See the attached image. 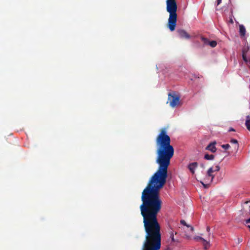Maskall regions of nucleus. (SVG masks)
Returning a JSON list of instances; mask_svg holds the SVG:
<instances>
[{
  "label": "nucleus",
  "instance_id": "obj_1",
  "mask_svg": "<svg viewBox=\"0 0 250 250\" xmlns=\"http://www.w3.org/2000/svg\"><path fill=\"white\" fill-rule=\"evenodd\" d=\"M171 158L157 157L158 169L150 178L142 193V203L140 209L143 217L146 235L141 250H159L161 248V227L157 218L162 204L159 190L166 183Z\"/></svg>",
  "mask_w": 250,
  "mask_h": 250
},
{
  "label": "nucleus",
  "instance_id": "obj_2",
  "mask_svg": "<svg viewBox=\"0 0 250 250\" xmlns=\"http://www.w3.org/2000/svg\"><path fill=\"white\" fill-rule=\"evenodd\" d=\"M166 5L167 11L169 13L167 26L171 31H173L175 29L177 18V5L176 0H167Z\"/></svg>",
  "mask_w": 250,
  "mask_h": 250
},
{
  "label": "nucleus",
  "instance_id": "obj_3",
  "mask_svg": "<svg viewBox=\"0 0 250 250\" xmlns=\"http://www.w3.org/2000/svg\"><path fill=\"white\" fill-rule=\"evenodd\" d=\"M157 156H173L174 149L172 146L168 145L159 146L157 150Z\"/></svg>",
  "mask_w": 250,
  "mask_h": 250
},
{
  "label": "nucleus",
  "instance_id": "obj_4",
  "mask_svg": "<svg viewBox=\"0 0 250 250\" xmlns=\"http://www.w3.org/2000/svg\"><path fill=\"white\" fill-rule=\"evenodd\" d=\"M156 144L158 146L168 145L170 143V138L167 134L165 129H161L160 134L158 135L156 140Z\"/></svg>",
  "mask_w": 250,
  "mask_h": 250
},
{
  "label": "nucleus",
  "instance_id": "obj_5",
  "mask_svg": "<svg viewBox=\"0 0 250 250\" xmlns=\"http://www.w3.org/2000/svg\"><path fill=\"white\" fill-rule=\"evenodd\" d=\"M168 100L170 106L174 107L179 104L180 103V97L175 93H169L168 95Z\"/></svg>",
  "mask_w": 250,
  "mask_h": 250
},
{
  "label": "nucleus",
  "instance_id": "obj_6",
  "mask_svg": "<svg viewBox=\"0 0 250 250\" xmlns=\"http://www.w3.org/2000/svg\"><path fill=\"white\" fill-rule=\"evenodd\" d=\"M177 32L178 34V35L181 38L186 39H189L191 37L190 35H189L185 30L179 29L177 30Z\"/></svg>",
  "mask_w": 250,
  "mask_h": 250
},
{
  "label": "nucleus",
  "instance_id": "obj_7",
  "mask_svg": "<svg viewBox=\"0 0 250 250\" xmlns=\"http://www.w3.org/2000/svg\"><path fill=\"white\" fill-rule=\"evenodd\" d=\"M198 165L197 162L191 163L188 165V168L192 174H194Z\"/></svg>",
  "mask_w": 250,
  "mask_h": 250
},
{
  "label": "nucleus",
  "instance_id": "obj_8",
  "mask_svg": "<svg viewBox=\"0 0 250 250\" xmlns=\"http://www.w3.org/2000/svg\"><path fill=\"white\" fill-rule=\"evenodd\" d=\"M216 144V142L215 141L211 142L206 147V149L210 150L212 152H215L216 150L215 146Z\"/></svg>",
  "mask_w": 250,
  "mask_h": 250
},
{
  "label": "nucleus",
  "instance_id": "obj_9",
  "mask_svg": "<svg viewBox=\"0 0 250 250\" xmlns=\"http://www.w3.org/2000/svg\"><path fill=\"white\" fill-rule=\"evenodd\" d=\"M246 33V30L245 26L242 25H239V33L241 37H245Z\"/></svg>",
  "mask_w": 250,
  "mask_h": 250
},
{
  "label": "nucleus",
  "instance_id": "obj_10",
  "mask_svg": "<svg viewBox=\"0 0 250 250\" xmlns=\"http://www.w3.org/2000/svg\"><path fill=\"white\" fill-rule=\"evenodd\" d=\"M213 172V167H210L207 171V175L208 177H210L211 181H212L214 177V175L212 174Z\"/></svg>",
  "mask_w": 250,
  "mask_h": 250
},
{
  "label": "nucleus",
  "instance_id": "obj_11",
  "mask_svg": "<svg viewBox=\"0 0 250 250\" xmlns=\"http://www.w3.org/2000/svg\"><path fill=\"white\" fill-rule=\"evenodd\" d=\"M245 125L248 130L250 131V116L248 115L246 117Z\"/></svg>",
  "mask_w": 250,
  "mask_h": 250
},
{
  "label": "nucleus",
  "instance_id": "obj_12",
  "mask_svg": "<svg viewBox=\"0 0 250 250\" xmlns=\"http://www.w3.org/2000/svg\"><path fill=\"white\" fill-rule=\"evenodd\" d=\"M170 238L172 242L179 243V241L178 239H176L174 236V232L171 231L170 232Z\"/></svg>",
  "mask_w": 250,
  "mask_h": 250
},
{
  "label": "nucleus",
  "instance_id": "obj_13",
  "mask_svg": "<svg viewBox=\"0 0 250 250\" xmlns=\"http://www.w3.org/2000/svg\"><path fill=\"white\" fill-rule=\"evenodd\" d=\"M201 40L205 45H208L209 43V40L208 39L202 36Z\"/></svg>",
  "mask_w": 250,
  "mask_h": 250
},
{
  "label": "nucleus",
  "instance_id": "obj_14",
  "mask_svg": "<svg viewBox=\"0 0 250 250\" xmlns=\"http://www.w3.org/2000/svg\"><path fill=\"white\" fill-rule=\"evenodd\" d=\"M202 243L204 245L205 249H207L209 248V241L205 239L202 242Z\"/></svg>",
  "mask_w": 250,
  "mask_h": 250
},
{
  "label": "nucleus",
  "instance_id": "obj_15",
  "mask_svg": "<svg viewBox=\"0 0 250 250\" xmlns=\"http://www.w3.org/2000/svg\"><path fill=\"white\" fill-rule=\"evenodd\" d=\"M208 45H209L212 47H214L217 45V42L215 41H209Z\"/></svg>",
  "mask_w": 250,
  "mask_h": 250
},
{
  "label": "nucleus",
  "instance_id": "obj_16",
  "mask_svg": "<svg viewBox=\"0 0 250 250\" xmlns=\"http://www.w3.org/2000/svg\"><path fill=\"white\" fill-rule=\"evenodd\" d=\"M230 143L235 144V148H238V141L236 139H231L230 140Z\"/></svg>",
  "mask_w": 250,
  "mask_h": 250
},
{
  "label": "nucleus",
  "instance_id": "obj_17",
  "mask_svg": "<svg viewBox=\"0 0 250 250\" xmlns=\"http://www.w3.org/2000/svg\"><path fill=\"white\" fill-rule=\"evenodd\" d=\"M193 239L196 241H201L202 242H203L204 241V240H205L204 238H202V237L201 236H194L193 237Z\"/></svg>",
  "mask_w": 250,
  "mask_h": 250
},
{
  "label": "nucleus",
  "instance_id": "obj_18",
  "mask_svg": "<svg viewBox=\"0 0 250 250\" xmlns=\"http://www.w3.org/2000/svg\"><path fill=\"white\" fill-rule=\"evenodd\" d=\"M242 58H243V60L246 62H249V61L248 60V59L247 58L246 54H245L244 53H243L242 54Z\"/></svg>",
  "mask_w": 250,
  "mask_h": 250
},
{
  "label": "nucleus",
  "instance_id": "obj_19",
  "mask_svg": "<svg viewBox=\"0 0 250 250\" xmlns=\"http://www.w3.org/2000/svg\"><path fill=\"white\" fill-rule=\"evenodd\" d=\"M221 147L225 150H227L230 147V146L229 144L222 145Z\"/></svg>",
  "mask_w": 250,
  "mask_h": 250
},
{
  "label": "nucleus",
  "instance_id": "obj_20",
  "mask_svg": "<svg viewBox=\"0 0 250 250\" xmlns=\"http://www.w3.org/2000/svg\"><path fill=\"white\" fill-rule=\"evenodd\" d=\"M219 169H220V167L218 165H217V166H215L214 167H213L214 172L218 171L219 170Z\"/></svg>",
  "mask_w": 250,
  "mask_h": 250
},
{
  "label": "nucleus",
  "instance_id": "obj_21",
  "mask_svg": "<svg viewBox=\"0 0 250 250\" xmlns=\"http://www.w3.org/2000/svg\"><path fill=\"white\" fill-rule=\"evenodd\" d=\"M180 223H181V224H182V225H183L184 226H187L188 228L189 227V225H187L186 222V221L183 220H181Z\"/></svg>",
  "mask_w": 250,
  "mask_h": 250
},
{
  "label": "nucleus",
  "instance_id": "obj_22",
  "mask_svg": "<svg viewBox=\"0 0 250 250\" xmlns=\"http://www.w3.org/2000/svg\"><path fill=\"white\" fill-rule=\"evenodd\" d=\"M248 51V49H243L242 50V54L244 53L245 54H246L247 52Z\"/></svg>",
  "mask_w": 250,
  "mask_h": 250
},
{
  "label": "nucleus",
  "instance_id": "obj_23",
  "mask_svg": "<svg viewBox=\"0 0 250 250\" xmlns=\"http://www.w3.org/2000/svg\"><path fill=\"white\" fill-rule=\"evenodd\" d=\"M222 0H216L217 5H219L221 3Z\"/></svg>",
  "mask_w": 250,
  "mask_h": 250
},
{
  "label": "nucleus",
  "instance_id": "obj_24",
  "mask_svg": "<svg viewBox=\"0 0 250 250\" xmlns=\"http://www.w3.org/2000/svg\"><path fill=\"white\" fill-rule=\"evenodd\" d=\"M214 157H205L207 160H212Z\"/></svg>",
  "mask_w": 250,
  "mask_h": 250
},
{
  "label": "nucleus",
  "instance_id": "obj_25",
  "mask_svg": "<svg viewBox=\"0 0 250 250\" xmlns=\"http://www.w3.org/2000/svg\"><path fill=\"white\" fill-rule=\"evenodd\" d=\"M242 241H243V240L242 238H238V243L242 242Z\"/></svg>",
  "mask_w": 250,
  "mask_h": 250
},
{
  "label": "nucleus",
  "instance_id": "obj_26",
  "mask_svg": "<svg viewBox=\"0 0 250 250\" xmlns=\"http://www.w3.org/2000/svg\"><path fill=\"white\" fill-rule=\"evenodd\" d=\"M229 131H235V130L234 128L231 127V128H230V129H229Z\"/></svg>",
  "mask_w": 250,
  "mask_h": 250
},
{
  "label": "nucleus",
  "instance_id": "obj_27",
  "mask_svg": "<svg viewBox=\"0 0 250 250\" xmlns=\"http://www.w3.org/2000/svg\"><path fill=\"white\" fill-rule=\"evenodd\" d=\"M246 222L247 224L250 223V218L249 219L246 220Z\"/></svg>",
  "mask_w": 250,
  "mask_h": 250
},
{
  "label": "nucleus",
  "instance_id": "obj_28",
  "mask_svg": "<svg viewBox=\"0 0 250 250\" xmlns=\"http://www.w3.org/2000/svg\"><path fill=\"white\" fill-rule=\"evenodd\" d=\"M204 156L207 157V156H214L213 155H208V154H205Z\"/></svg>",
  "mask_w": 250,
  "mask_h": 250
},
{
  "label": "nucleus",
  "instance_id": "obj_29",
  "mask_svg": "<svg viewBox=\"0 0 250 250\" xmlns=\"http://www.w3.org/2000/svg\"><path fill=\"white\" fill-rule=\"evenodd\" d=\"M207 231L208 232H209V231H210V228H209V227H208L207 228Z\"/></svg>",
  "mask_w": 250,
  "mask_h": 250
},
{
  "label": "nucleus",
  "instance_id": "obj_30",
  "mask_svg": "<svg viewBox=\"0 0 250 250\" xmlns=\"http://www.w3.org/2000/svg\"><path fill=\"white\" fill-rule=\"evenodd\" d=\"M189 227L190 228V229L191 231H193L194 230V228L192 227H191L189 226Z\"/></svg>",
  "mask_w": 250,
  "mask_h": 250
},
{
  "label": "nucleus",
  "instance_id": "obj_31",
  "mask_svg": "<svg viewBox=\"0 0 250 250\" xmlns=\"http://www.w3.org/2000/svg\"><path fill=\"white\" fill-rule=\"evenodd\" d=\"M249 62V67L250 68V60H249V62Z\"/></svg>",
  "mask_w": 250,
  "mask_h": 250
},
{
  "label": "nucleus",
  "instance_id": "obj_32",
  "mask_svg": "<svg viewBox=\"0 0 250 250\" xmlns=\"http://www.w3.org/2000/svg\"><path fill=\"white\" fill-rule=\"evenodd\" d=\"M230 22H231V23H233V21H232V20H230Z\"/></svg>",
  "mask_w": 250,
  "mask_h": 250
},
{
  "label": "nucleus",
  "instance_id": "obj_33",
  "mask_svg": "<svg viewBox=\"0 0 250 250\" xmlns=\"http://www.w3.org/2000/svg\"><path fill=\"white\" fill-rule=\"evenodd\" d=\"M202 183L203 185L204 186H205V184H203V183Z\"/></svg>",
  "mask_w": 250,
  "mask_h": 250
},
{
  "label": "nucleus",
  "instance_id": "obj_34",
  "mask_svg": "<svg viewBox=\"0 0 250 250\" xmlns=\"http://www.w3.org/2000/svg\"><path fill=\"white\" fill-rule=\"evenodd\" d=\"M248 227L250 229V225H248Z\"/></svg>",
  "mask_w": 250,
  "mask_h": 250
},
{
  "label": "nucleus",
  "instance_id": "obj_35",
  "mask_svg": "<svg viewBox=\"0 0 250 250\" xmlns=\"http://www.w3.org/2000/svg\"><path fill=\"white\" fill-rule=\"evenodd\" d=\"M249 202H246L245 203L248 204Z\"/></svg>",
  "mask_w": 250,
  "mask_h": 250
}]
</instances>
